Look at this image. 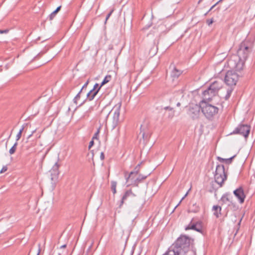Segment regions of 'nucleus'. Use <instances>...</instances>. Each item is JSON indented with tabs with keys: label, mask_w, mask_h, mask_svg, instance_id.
I'll list each match as a JSON object with an SVG mask.
<instances>
[{
	"label": "nucleus",
	"mask_w": 255,
	"mask_h": 255,
	"mask_svg": "<svg viewBox=\"0 0 255 255\" xmlns=\"http://www.w3.org/2000/svg\"><path fill=\"white\" fill-rule=\"evenodd\" d=\"M21 133H20L18 132L16 136V142H17L21 137Z\"/></svg>",
	"instance_id": "c9c22d12"
},
{
	"label": "nucleus",
	"mask_w": 255,
	"mask_h": 255,
	"mask_svg": "<svg viewBox=\"0 0 255 255\" xmlns=\"http://www.w3.org/2000/svg\"><path fill=\"white\" fill-rule=\"evenodd\" d=\"M217 188H215V187H212V189H210V190H209V191H210V192H212L213 191H215V190H217Z\"/></svg>",
	"instance_id": "37998d69"
},
{
	"label": "nucleus",
	"mask_w": 255,
	"mask_h": 255,
	"mask_svg": "<svg viewBox=\"0 0 255 255\" xmlns=\"http://www.w3.org/2000/svg\"><path fill=\"white\" fill-rule=\"evenodd\" d=\"M218 160L221 162H225V158H223L220 157H218Z\"/></svg>",
	"instance_id": "ea45409f"
},
{
	"label": "nucleus",
	"mask_w": 255,
	"mask_h": 255,
	"mask_svg": "<svg viewBox=\"0 0 255 255\" xmlns=\"http://www.w3.org/2000/svg\"><path fill=\"white\" fill-rule=\"evenodd\" d=\"M140 134H141L144 140H146L148 138V132L147 125H141Z\"/></svg>",
	"instance_id": "dca6fc26"
},
{
	"label": "nucleus",
	"mask_w": 255,
	"mask_h": 255,
	"mask_svg": "<svg viewBox=\"0 0 255 255\" xmlns=\"http://www.w3.org/2000/svg\"><path fill=\"white\" fill-rule=\"evenodd\" d=\"M17 145V142H15V143L13 145V146L10 148V149L9 150V153L11 155V154H13L14 153V152H15V151L16 150Z\"/></svg>",
	"instance_id": "393cba45"
},
{
	"label": "nucleus",
	"mask_w": 255,
	"mask_h": 255,
	"mask_svg": "<svg viewBox=\"0 0 255 255\" xmlns=\"http://www.w3.org/2000/svg\"><path fill=\"white\" fill-rule=\"evenodd\" d=\"M214 22V20H213V18H212L211 19H208L206 20V23L209 25L210 26V25H211Z\"/></svg>",
	"instance_id": "473e14b6"
},
{
	"label": "nucleus",
	"mask_w": 255,
	"mask_h": 255,
	"mask_svg": "<svg viewBox=\"0 0 255 255\" xmlns=\"http://www.w3.org/2000/svg\"><path fill=\"white\" fill-rule=\"evenodd\" d=\"M193 242L194 240L191 238L181 235L170 247L180 255H196Z\"/></svg>",
	"instance_id": "f03ea898"
},
{
	"label": "nucleus",
	"mask_w": 255,
	"mask_h": 255,
	"mask_svg": "<svg viewBox=\"0 0 255 255\" xmlns=\"http://www.w3.org/2000/svg\"><path fill=\"white\" fill-rule=\"evenodd\" d=\"M180 105H181V104H180V103L179 102H178V103H177V106L179 107V106H180Z\"/></svg>",
	"instance_id": "3c124183"
},
{
	"label": "nucleus",
	"mask_w": 255,
	"mask_h": 255,
	"mask_svg": "<svg viewBox=\"0 0 255 255\" xmlns=\"http://www.w3.org/2000/svg\"><path fill=\"white\" fill-rule=\"evenodd\" d=\"M185 230H193L199 233H201L202 231V227L201 223L199 222H197L195 224H189L185 228Z\"/></svg>",
	"instance_id": "4468645a"
},
{
	"label": "nucleus",
	"mask_w": 255,
	"mask_h": 255,
	"mask_svg": "<svg viewBox=\"0 0 255 255\" xmlns=\"http://www.w3.org/2000/svg\"><path fill=\"white\" fill-rule=\"evenodd\" d=\"M114 9H112L110 12L107 14V16H106V20H105V23L107 22V21L108 20V19L109 18V17L111 16V15H112V13L114 12Z\"/></svg>",
	"instance_id": "2f4dec72"
},
{
	"label": "nucleus",
	"mask_w": 255,
	"mask_h": 255,
	"mask_svg": "<svg viewBox=\"0 0 255 255\" xmlns=\"http://www.w3.org/2000/svg\"><path fill=\"white\" fill-rule=\"evenodd\" d=\"M59 165L58 162H56L55 164L52 167L51 170H50L51 172V174L54 175H58L59 174Z\"/></svg>",
	"instance_id": "aec40b11"
},
{
	"label": "nucleus",
	"mask_w": 255,
	"mask_h": 255,
	"mask_svg": "<svg viewBox=\"0 0 255 255\" xmlns=\"http://www.w3.org/2000/svg\"><path fill=\"white\" fill-rule=\"evenodd\" d=\"M220 2H218V1H217L215 4H216V5H217L218 4H219Z\"/></svg>",
	"instance_id": "864d4df0"
},
{
	"label": "nucleus",
	"mask_w": 255,
	"mask_h": 255,
	"mask_svg": "<svg viewBox=\"0 0 255 255\" xmlns=\"http://www.w3.org/2000/svg\"><path fill=\"white\" fill-rule=\"evenodd\" d=\"M84 103V101L82 103H81L79 106H82L83 104Z\"/></svg>",
	"instance_id": "5fc2aeb1"
},
{
	"label": "nucleus",
	"mask_w": 255,
	"mask_h": 255,
	"mask_svg": "<svg viewBox=\"0 0 255 255\" xmlns=\"http://www.w3.org/2000/svg\"><path fill=\"white\" fill-rule=\"evenodd\" d=\"M150 173H148L146 175H143L141 174H138V176L134 179V177L135 176H133L131 178H130L128 182H130V184L133 185L134 186H138V184L141 183L143 180L145 179L148 175H149Z\"/></svg>",
	"instance_id": "9d476101"
},
{
	"label": "nucleus",
	"mask_w": 255,
	"mask_h": 255,
	"mask_svg": "<svg viewBox=\"0 0 255 255\" xmlns=\"http://www.w3.org/2000/svg\"><path fill=\"white\" fill-rule=\"evenodd\" d=\"M23 129H24V127H22L20 129V130H19V132L20 133H22V131H23Z\"/></svg>",
	"instance_id": "a18cd8bd"
},
{
	"label": "nucleus",
	"mask_w": 255,
	"mask_h": 255,
	"mask_svg": "<svg viewBox=\"0 0 255 255\" xmlns=\"http://www.w3.org/2000/svg\"><path fill=\"white\" fill-rule=\"evenodd\" d=\"M203 0H199L198 3H200Z\"/></svg>",
	"instance_id": "13d9d810"
},
{
	"label": "nucleus",
	"mask_w": 255,
	"mask_h": 255,
	"mask_svg": "<svg viewBox=\"0 0 255 255\" xmlns=\"http://www.w3.org/2000/svg\"><path fill=\"white\" fill-rule=\"evenodd\" d=\"M7 170V167L6 165L3 166L0 171V174L5 172Z\"/></svg>",
	"instance_id": "72a5a7b5"
},
{
	"label": "nucleus",
	"mask_w": 255,
	"mask_h": 255,
	"mask_svg": "<svg viewBox=\"0 0 255 255\" xmlns=\"http://www.w3.org/2000/svg\"><path fill=\"white\" fill-rule=\"evenodd\" d=\"M32 135H33V134H32V133H31L30 135H29L28 136L27 138H28H28H30L32 136Z\"/></svg>",
	"instance_id": "09e8293b"
},
{
	"label": "nucleus",
	"mask_w": 255,
	"mask_h": 255,
	"mask_svg": "<svg viewBox=\"0 0 255 255\" xmlns=\"http://www.w3.org/2000/svg\"><path fill=\"white\" fill-rule=\"evenodd\" d=\"M135 197V195L132 192L131 190L127 191L124 195H123L120 205L119 206L120 207H121L123 205L124 202L128 198V197Z\"/></svg>",
	"instance_id": "2eb2a0df"
},
{
	"label": "nucleus",
	"mask_w": 255,
	"mask_h": 255,
	"mask_svg": "<svg viewBox=\"0 0 255 255\" xmlns=\"http://www.w3.org/2000/svg\"><path fill=\"white\" fill-rule=\"evenodd\" d=\"M38 251H39V252H38V253L37 254V255H39V252H40V249H39V250H38Z\"/></svg>",
	"instance_id": "6e6d98bb"
},
{
	"label": "nucleus",
	"mask_w": 255,
	"mask_h": 255,
	"mask_svg": "<svg viewBox=\"0 0 255 255\" xmlns=\"http://www.w3.org/2000/svg\"><path fill=\"white\" fill-rule=\"evenodd\" d=\"M242 219L241 218L238 223V225L240 226V224H241V221H242Z\"/></svg>",
	"instance_id": "8fccbe9b"
},
{
	"label": "nucleus",
	"mask_w": 255,
	"mask_h": 255,
	"mask_svg": "<svg viewBox=\"0 0 255 255\" xmlns=\"http://www.w3.org/2000/svg\"><path fill=\"white\" fill-rule=\"evenodd\" d=\"M100 129H101V127H100L97 129V131L95 132V133L94 134V136H93L92 139H98V136L99 134V133H100Z\"/></svg>",
	"instance_id": "7c9ffc66"
},
{
	"label": "nucleus",
	"mask_w": 255,
	"mask_h": 255,
	"mask_svg": "<svg viewBox=\"0 0 255 255\" xmlns=\"http://www.w3.org/2000/svg\"><path fill=\"white\" fill-rule=\"evenodd\" d=\"M164 109L165 110H169L170 111L172 110V109H173L172 108H170V107H166L164 108Z\"/></svg>",
	"instance_id": "c03bdc74"
},
{
	"label": "nucleus",
	"mask_w": 255,
	"mask_h": 255,
	"mask_svg": "<svg viewBox=\"0 0 255 255\" xmlns=\"http://www.w3.org/2000/svg\"><path fill=\"white\" fill-rule=\"evenodd\" d=\"M99 87V84L98 83H96L94 86V87L92 89V90H98V88Z\"/></svg>",
	"instance_id": "4c0bfd02"
},
{
	"label": "nucleus",
	"mask_w": 255,
	"mask_h": 255,
	"mask_svg": "<svg viewBox=\"0 0 255 255\" xmlns=\"http://www.w3.org/2000/svg\"><path fill=\"white\" fill-rule=\"evenodd\" d=\"M190 210H191V212H194V213H196L199 211V207L195 203V204H193L191 207H190Z\"/></svg>",
	"instance_id": "a878e982"
},
{
	"label": "nucleus",
	"mask_w": 255,
	"mask_h": 255,
	"mask_svg": "<svg viewBox=\"0 0 255 255\" xmlns=\"http://www.w3.org/2000/svg\"><path fill=\"white\" fill-rule=\"evenodd\" d=\"M223 0H219L218 1V2H222Z\"/></svg>",
	"instance_id": "4d7b16f0"
},
{
	"label": "nucleus",
	"mask_w": 255,
	"mask_h": 255,
	"mask_svg": "<svg viewBox=\"0 0 255 255\" xmlns=\"http://www.w3.org/2000/svg\"><path fill=\"white\" fill-rule=\"evenodd\" d=\"M61 7V6L57 7V8L49 15V18L50 20L53 19L57 13L60 10Z\"/></svg>",
	"instance_id": "b1692460"
},
{
	"label": "nucleus",
	"mask_w": 255,
	"mask_h": 255,
	"mask_svg": "<svg viewBox=\"0 0 255 255\" xmlns=\"http://www.w3.org/2000/svg\"><path fill=\"white\" fill-rule=\"evenodd\" d=\"M58 255H61V254H59Z\"/></svg>",
	"instance_id": "bf43d9fd"
},
{
	"label": "nucleus",
	"mask_w": 255,
	"mask_h": 255,
	"mask_svg": "<svg viewBox=\"0 0 255 255\" xmlns=\"http://www.w3.org/2000/svg\"><path fill=\"white\" fill-rule=\"evenodd\" d=\"M239 79V75L235 71H228L225 77V83L231 87L235 86Z\"/></svg>",
	"instance_id": "423d86ee"
},
{
	"label": "nucleus",
	"mask_w": 255,
	"mask_h": 255,
	"mask_svg": "<svg viewBox=\"0 0 255 255\" xmlns=\"http://www.w3.org/2000/svg\"><path fill=\"white\" fill-rule=\"evenodd\" d=\"M94 141L93 139L89 143V146H88L89 149H90L92 147V146L94 145Z\"/></svg>",
	"instance_id": "58836bf2"
},
{
	"label": "nucleus",
	"mask_w": 255,
	"mask_h": 255,
	"mask_svg": "<svg viewBox=\"0 0 255 255\" xmlns=\"http://www.w3.org/2000/svg\"><path fill=\"white\" fill-rule=\"evenodd\" d=\"M66 246H67V245H66V244H65V245H63L61 246L60 247V249L65 248H66Z\"/></svg>",
	"instance_id": "49530a36"
},
{
	"label": "nucleus",
	"mask_w": 255,
	"mask_h": 255,
	"mask_svg": "<svg viewBox=\"0 0 255 255\" xmlns=\"http://www.w3.org/2000/svg\"><path fill=\"white\" fill-rule=\"evenodd\" d=\"M233 89L232 88H230L228 89V90L227 91V94L226 95L225 97V100H227L229 99V98L231 96V95L233 92Z\"/></svg>",
	"instance_id": "cd10ccee"
},
{
	"label": "nucleus",
	"mask_w": 255,
	"mask_h": 255,
	"mask_svg": "<svg viewBox=\"0 0 255 255\" xmlns=\"http://www.w3.org/2000/svg\"><path fill=\"white\" fill-rule=\"evenodd\" d=\"M216 6V4H214L211 8L205 14V15H207L209 12V11H210L212 9H213V8Z\"/></svg>",
	"instance_id": "79ce46f5"
},
{
	"label": "nucleus",
	"mask_w": 255,
	"mask_h": 255,
	"mask_svg": "<svg viewBox=\"0 0 255 255\" xmlns=\"http://www.w3.org/2000/svg\"><path fill=\"white\" fill-rule=\"evenodd\" d=\"M223 86V81L222 80L219 79L214 81L209 87L213 91V93L215 92L218 94L219 91L222 88Z\"/></svg>",
	"instance_id": "f8f14e48"
},
{
	"label": "nucleus",
	"mask_w": 255,
	"mask_h": 255,
	"mask_svg": "<svg viewBox=\"0 0 255 255\" xmlns=\"http://www.w3.org/2000/svg\"><path fill=\"white\" fill-rule=\"evenodd\" d=\"M82 93V91H80L79 92V93L77 94V95L75 97V98H74L73 99V102L75 104H76V105L77 104V102L80 99V94Z\"/></svg>",
	"instance_id": "c85d7f7f"
},
{
	"label": "nucleus",
	"mask_w": 255,
	"mask_h": 255,
	"mask_svg": "<svg viewBox=\"0 0 255 255\" xmlns=\"http://www.w3.org/2000/svg\"><path fill=\"white\" fill-rule=\"evenodd\" d=\"M9 31L8 29H6L4 30L0 29V34L7 33Z\"/></svg>",
	"instance_id": "e433bc0d"
},
{
	"label": "nucleus",
	"mask_w": 255,
	"mask_h": 255,
	"mask_svg": "<svg viewBox=\"0 0 255 255\" xmlns=\"http://www.w3.org/2000/svg\"><path fill=\"white\" fill-rule=\"evenodd\" d=\"M236 156V155H234V156H232L230 158H225V163H226L227 164H229L232 163L233 159Z\"/></svg>",
	"instance_id": "c756f323"
},
{
	"label": "nucleus",
	"mask_w": 255,
	"mask_h": 255,
	"mask_svg": "<svg viewBox=\"0 0 255 255\" xmlns=\"http://www.w3.org/2000/svg\"><path fill=\"white\" fill-rule=\"evenodd\" d=\"M163 255H180L178 253H176V251L171 249L170 247L168 251Z\"/></svg>",
	"instance_id": "5701e85b"
},
{
	"label": "nucleus",
	"mask_w": 255,
	"mask_h": 255,
	"mask_svg": "<svg viewBox=\"0 0 255 255\" xmlns=\"http://www.w3.org/2000/svg\"><path fill=\"white\" fill-rule=\"evenodd\" d=\"M252 44L249 42L247 41H243L240 44L237 51L238 57L235 56L234 59L231 58L228 61V64L231 68L237 71L243 70L245 62L252 51Z\"/></svg>",
	"instance_id": "f257e3e1"
},
{
	"label": "nucleus",
	"mask_w": 255,
	"mask_h": 255,
	"mask_svg": "<svg viewBox=\"0 0 255 255\" xmlns=\"http://www.w3.org/2000/svg\"><path fill=\"white\" fill-rule=\"evenodd\" d=\"M116 186H117V182L116 181H112L111 182V189H112L114 194H115L116 193Z\"/></svg>",
	"instance_id": "bb28decb"
},
{
	"label": "nucleus",
	"mask_w": 255,
	"mask_h": 255,
	"mask_svg": "<svg viewBox=\"0 0 255 255\" xmlns=\"http://www.w3.org/2000/svg\"><path fill=\"white\" fill-rule=\"evenodd\" d=\"M105 158L104 152H102L100 154V158L101 160H104Z\"/></svg>",
	"instance_id": "a19ab883"
},
{
	"label": "nucleus",
	"mask_w": 255,
	"mask_h": 255,
	"mask_svg": "<svg viewBox=\"0 0 255 255\" xmlns=\"http://www.w3.org/2000/svg\"><path fill=\"white\" fill-rule=\"evenodd\" d=\"M111 79H112L111 75H108L106 76V77L104 79L103 81L102 82L100 87H101V88L103 85H104L105 84H106L107 83H108L109 82H110L111 80Z\"/></svg>",
	"instance_id": "4be33fe9"
},
{
	"label": "nucleus",
	"mask_w": 255,
	"mask_h": 255,
	"mask_svg": "<svg viewBox=\"0 0 255 255\" xmlns=\"http://www.w3.org/2000/svg\"><path fill=\"white\" fill-rule=\"evenodd\" d=\"M35 131H36V129H35V130H33V131H32V132H31L32 134H33V133L35 132Z\"/></svg>",
	"instance_id": "603ef678"
},
{
	"label": "nucleus",
	"mask_w": 255,
	"mask_h": 255,
	"mask_svg": "<svg viewBox=\"0 0 255 255\" xmlns=\"http://www.w3.org/2000/svg\"><path fill=\"white\" fill-rule=\"evenodd\" d=\"M201 106L197 104L190 106L187 114L193 120L198 118L199 117Z\"/></svg>",
	"instance_id": "6e6552de"
},
{
	"label": "nucleus",
	"mask_w": 255,
	"mask_h": 255,
	"mask_svg": "<svg viewBox=\"0 0 255 255\" xmlns=\"http://www.w3.org/2000/svg\"><path fill=\"white\" fill-rule=\"evenodd\" d=\"M227 175L225 172V167L223 165H217L214 174L215 182L221 187L227 180Z\"/></svg>",
	"instance_id": "7ed1b4c3"
},
{
	"label": "nucleus",
	"mask_w": 255,
	"mask_h": 255,
	"mask_svg": "<svg viewBox=\"0 0 255 255\" xmlns=\"http://www.w3.org/2000/svg\"><path fill=\"white\" fill-rule=\"evenodd\" d=\"M141 163H142V162H141L140 163L138 164L134 168V171L130 172L128 174V175H127L128 172H126L125 173V177L126 178L127 182H128V181L130 179V178H131L132 176H133V175L136 176L137 175H138L139 174V170H140V165L141 164Z\"/></svg>",
	"instance_id": "ddd939ff"
},
{
	"label": "nucleus",
	"mask_w": 255,
	"mask_h": 255,
	"mask_svg": "<svg viewBox=\"0 0 255 255\" xmlns=\"http://www.w3.org/2000/svg\"><path fill=\"white\" fill-rule=\"evenodd\" d=\"M184 197H183L181 200L180 201V202H179V203L176 206V207H175V209L180 204V203L181 202L182 200L184 199Z\"/></svg>",
	"instance_id": "de8ad7c7"
},
{
	"label": "nucleus",
	"mask_w": 255,
	"mask_h": 255,
	"mask_svg": "<svg viewBox=\"0 0 255 255\" xmlns=\"http://www.w3.org/2000/svg\"><path fill=\"white\" fill-rule=\"evenodd\" d=\"M89 80L87 81V82L84 84V85L83 86L82 88H81V90L82 92V91L84 89H86L89 84Z\"/></svg>",
	"instance_id": "f704fd0d"
},
{
	"label": "nucleus",
	"mask_w": 255,
	"mask_h": 255,
	"mask_svg": "<svg viewBox=\"0 0 255 255\" xmlns=\"http://www.w3.org/2000/svg\"><path fill=\"white\" fill-rule=\"evenodd\" d=\"M182 71L174 68L171 72V76L174 78H177L181 74Z\"/></svg>",
	"instance_id": "412c9836"
},
{
	"label": "nucleus",
	"mask_w": 255,
	"mask_h": 255,
	"mask_svg": "<svg viewBox=\"0 0 255 255\" xmlns=\"http://www.w3.org/2000/svg\"><path fill=\"white\" fill-rule=\"evenodd\" d=\"M232 196L229 193L224 194L221 199V201L224 203L232 202Z\"/></svg>",
	"instance_id": "6ab92c4d"
},
{
	"label": "nucleus",
	"mask_w": 255,
	"mask_h": 255,
	"mask_svg": "<svg viewBox=\"0 0 255 255\" xmlns=\"http://www.w3.org/2000/svg\"><path fill=\"white\" fill-rule=\"evenodd\" d=\"M235 196L238 199L240 203L244 202L246 195L244 193V189L242 187H240L233 192Z\"/></svg>",
	"instance_id": "9b49d317"
},
{
	"label": "nucleus",
	"mask_w": 255,
	"mask_h": 255,
	"mask_svg": "<svg viewBox=\"0 0 255 255\" xmlns=\"http://www.w3.org/2000/svg\"><path fill=\"white\" fill-rule=\"evenodd\" d=\"M251 130L250 126L247 124H240L231 134H239L243 135L245 138L249 136Z\"/></svg>",
	"instance_id": "0eeeda50"
},
{
	"label": "nucleus",
	"mask_w": 255,
	"mask_h": 255,
	"mask_svg": "<svg viewBox=\"0 0 255 255\" xmlns=\"http://www.w3.org/2000/svg\"><path fill=\"white\" fill-rule=\"evenodd\" d=\"M121 107V103H120L116 105L113 110L111 111L107 110L106 108H104L101 111V116L105 115L106 118H107L110 113L112 112L113 110L114 111V116H113V128H115L118 124V123L119 121V117L120 115V109Z\"/></svg>",
	"instance_id": "20e7f679"
},
{
	"label": "nucleus",
	"mask_w": 255,
	"mask_h": 255,
	"mask_svg": "<svg viewBox=\"0 0 255 255\" xmlns=\"http://www.w3.org/2000/svg\"><path fill=\"white\" fill-rule=\"evenodd\" d=\"M101 88V87L99 86L97 90H91L87 94V99L89 101L93 100L97 95Z\"/></svg>",
	"instance_id": "f3484780"
},
{
	"label": "nucleus",
	"mask_w": 255,
	"mask_h": 255,
	"mask_svg": "<svg viewBox=\"0 0 255 255\" xmlns=\"http://www.w3.org/2000/svg\"><path fill=\"white\" fill-rule=\"evenodd\" d=\"M217 94L213 93V91L210 87L205 90L202 93L203 100L202 103H206L207 102L210 101L212 98L216 96Z\"/></svg>",
	"instance_id": "1a4fd4ad"
},
{
	"label": "nucleus",
	"mask_w": 255,
	"mask_h": 255,
	"mask_svg": "<svg viewBox=\"0 0 255 255\" xmlns=\"http://www.w3.org/2000/svg\"><path fill=\"white\" fill-rule=\"evenodd\" d=\"M222 208L220 206L214 205L212 208V211H213V215L218 218L221 214Z\"/></svg>",
	"instance_id": "a211bd4d"
},
{
	"label": "nucleus",
	"mask_w": 255,
	"mask_h": 255,
	"mask_svg": "<svg viewBox=\"0 0 255 255\" xmlns=\"http://www.w3.org/2000/svg\"><path fill=\"white\" fill-rule=\"evenodd\" d=\"M205 105L201 108L203 114L209 120H211L214 116H215L219 111V109L217 107L206 103H204Z\"/></svg>",
	"instance_id": "39448f33"
}]
</instances>
